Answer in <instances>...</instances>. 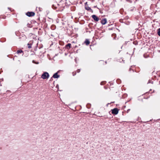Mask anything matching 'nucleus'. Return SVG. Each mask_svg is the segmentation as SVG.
Wrapping results in <instances>:
<instances>
[{"label":"nucleus","mask_w":160,"mask_h":160,"mask_svg":"<svg viewBox=\"0 0 160 160\" xmlns=\"http://www.w3.org/2000/svg\"><path fill=\"white\" fill-rule=\"evenodd\" d=\"M49 77V73L47 72H44L42 74L41 78L43 79H47Z\"/></svg>","instance_id":"obj_1"},{"label":"nucleus","mask_w":160,"mask_h":160,"mask_svg":"<svg viewBox=\"0 0 160 160\" xmlns=\"http://www.w3.org/2000/svg\"><path fill=\"white\" fill-rule=\"evenodd\" d=\"M119 110L117 108H114L111 110L112 113L113 115H117L118 112Z\"/></svg>","instance_id":"obj_2"},{"label":"nucleus","mask_w":160,"mask_h":160,"mask_svg":"<svg viewBox=\"0 0 160 160\" xmlns=\"http://www.w3.org/2000/svg\"><path fill=\"white\" fill-rule=\"evenodd\" d=\"M35 13L33 12H28L26 13V15L27 16L29 17L33 16L35 15Z\"/></svg>","instance_id":"obj_3"},{"label":"nucleus","mask_w":160,"mask_h":160,"mask_svg":"<svg viewBox=\"0 0 160 160\" xmlns=\"http://www.w3.org/2000/svg\"><path fill=\"white\" fill-rule=\"evenodd\" d=\"M92 17L94 21L96 22H98L99 20L98 17L96 15H93L92 16Z\"/></svg>","instance_id":"obj_4"},{"label":"nucleus","mask_w":160,"mask_h":160,"mask_svg":"<svg viewBox=\"0 0 160 160\" xmlns=\"http://www.w3.org/2000/svg\"><path fill=\"white\" fill-rule=\"evenodd\" d=\"M58 72L59 71H58L57 72L54 73L53 75L52 78H58L60 77V75H58Z\"/></svg>","instance_id":"obj_5"},{"label":"nucleus","mask_w":160,"mask_h":160,"mask_svg":"<svg viewBox=\"0 0 160 160\" xmlns=\"http://www.w3.org/2000/svg\"><path fill=\"white\" fill-rule=\"evenodd\" d=\"M107 20L106 18H104L102 19L101 21V23L102 25H104L107 23Z\"/></svg>","instance_id":"obj_6"},{"label":"nucleus","mask_w":160,"mask_h":160,"mask_svg":"<svg viewBox=\"0 0 160 160\" xmlns=\"http://www.w3.org/2000/svg\"><path fill=\"white\" fill-rule=\"evenodd\" d=\"M85 8L88 11H89L91 12H93L92 10L91 9V8L90 7H89L88 6L86 5L85 7Z\"/></svg>","instance_id":"obj_7"},{"label":"nucleus","mask_w":160,"mask_h":160,"mask_svg":"<svg viewBox=\"0 0 160 160\" xmlns=\"http://www.w3.org/2000/svg\"><path fill=\"white\" fill-rule=\"evenodd\" d=\"M80 72V69H78L76 71H74L72 72V75L74 76L76 74L77 72L79 73Z\"/></svg>","instance_id":"obj_8"},{"label":"nucleus","mask_w":160,"mask_h":160,"mask_svg":"<svg viewBox=\"0 0 160 160\" xmlns=\"http://www.w3.org/2000/svg\"><path fill=\"white\" fill-rule=\"evenodd\" d=\"M71 47V44L70 43H68L65 46V48L69 50Z\"/></svg>","instance_id":"obj_9"},{"label":"nucleus","mask_w":160,"mask_h":160,"mask_svg":"<svg viewBox=\"0 0 160 160\" xmlns=\"http://www.w3.org/2000/svg\"><path fill=\"white\" fill-rule=\"evenodd\" d=\"M90 42L87 39H86L84 42V43L87 45H88L89 44Z\"/></svg>","instance_id":"obj_10"},{"label":"nucleus","mask_w":160,"mask_h":160,"mask_svg":"<svg viewBox=\"0 0 160 160\" xmlns=\"http://www.w3.org/2000/svg\"><path fill=\"white\" fill-rule=\"evenodd\" d=\"M17 52L18 54L21 53H23V52L21 49H20V50H18L17 51Z\"/></svg>","instance_id":"obj_11"},{"label":"nucleus","mask_w":160,"mask_h":160,"mask_svg":"<svg viewBox=\"0 0 160 160\" xmlns=\"http://www.w3.org/2000/svg\"><path fill=\"white\" fill-rule=\"evenodd\" d=\"M157 33L158 35L160 36V28H158L157 30Z\"/></svg>","instance_id":"obj_12"},{"label":"nucleus","mask_w":160,"mask_h":160,"mask_svg":"<svg viewBox=\"0 0 160 160\" xmlns=\"http://www.w3.org/2000/svg\"><path fill=\"white\" fill-rule=\"evenodd\" d=\"M32 44L31 43H28V48H32Z\"/></svg>","instance_id":"obj_13"},{"label":"nucleus","mask_w":160,"mask_h":160,"mask_svg":"<svg viewBox=\"0 0 160 160\" xmlns=\"http://www.w3.org/2000/svg\"><path fill=\"white\" fill-rule=\"evenodd\" d=\"M55 26L52 25L51 27V28L52 30H54L55 28Z\"/></svg>","instance_id":"obj_14"},{"label":"nucleus","mask_w":160,"mask_h":160,"mask_svg":"<svg viewBox=\"0 0 160 160\" xmlns=\"http://www.w3.org/2000/svg\"><path fill=\"white\" fill-rule=\"evenodd\" d=\"M105 84V82H102L101 83V84L102 85H104V84Z\"/></svg>","instance_id":"obj_15"},{"label":"nucleus","mask_w":160,"mask_h":160,"mask_svg":"<svg viewBox=\"0 0 160 160\" xmlns=\"http://www.w3.org/2000/svg\"><path fill=\"white\" fill-rule=\"evenodd\" d=\"M52 80V77L50 79V81H51V80Z\"/></svg>","instance_id":"obj_16"},{"label":"nucleus","mask_w":160,"mask_h":160,"mask_svg":"<svg viewBox=\"0 0 160 160\" xmlns=\"http://www.w3.org/2000/svg\"><path fill=\"white\" fill-rule=\"evenodd\" d=\"M114 35L115 36V34H112V35Z\"/></svg>","instance_id":"obj_17"},{"label":"nucleus","mask_w":160,"mask_h":160,"mask_svg":"<svg viewBox=\"0 0 160 160\" xmlns=\"http://www.w3.org/2000/svg\"><path fill=\"white\" fill-rule=\"evenodd\" d=\"M104 88H105V89H106V87H104Z\"/></svg>","instance_id":"obj_18"},{"label":"nucleus","mask_w":160,"mask_h":160,"mask_svg":"<svg viewBox=\"0 0 160 160\" xmlns=\"http://www.w3.org/2000/svg\"><path fill=\"white\" fill-rule=\"evenodd\" d=\"M131 69L130 68V69H129V71H130Z\"/></svg>","instance_id":"obj_19"}]
</instances>
